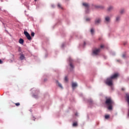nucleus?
I'll list each match as a JSON object with an SVG mask.
<instances>
[{"label":"nucleus","instance_id":"nucleus-1","mask_svg":"<svg viewBox=\"0 0 129 129\" xmlns=\"http://www.w3.org/2000/svg\"><path fill=\"white\" fill-rule=\"evenodd\" d=\"M118 74L115 73L114 75H112L110 78H108L105 81V83L108 86H113V79H115L118 77Z\"/></svg>","mask_w":129,"mask_h":129},{"label":"nucleus","instance_id":"nucleus-2","mask_svg":"<svg viewBox=\"0 0 129 129\" xmlns=\"http://www.w3.org/2000/svg\"><path fill=\"white\" fill-rule=\"evenodd\" d=\"M106 104L108 106V109L111 110L112 109V105L114 104L113 101L110 98H108L106 100Z\"/></svg>","mask_w":129,"mask_h":129},{"label":"nucleus","instance_id":"nucleus-3","mask_svg":"<svg viewBox=\"0 0 129 129\" xmlns=\"http://www.w3.org/2000/svg\"><path fill=\"white\" fill-rule=\"evenodd\" d=\"M99 53H100V48H95L92 50V55L93 56H97L99 55Z\"/></svg>","mask_w":129,"mask_h":129},{"label":"nucleus","instance_id":"nucleus-4","mask_svg":"<svg viewBox=\"0 0 129 129\" xmlns=\"http://www.w3.org/2000/svg\"><path fill=\"white\" fill-rule=\"evenodd\" d=\"M101 23V18H96L95 20V25H99V24H100Z\"/></svg>","mask_w":129,"mask_h":129},{"label":"nucleus","instance_id":"nucleus-5","mask_svg":"<svg viewBox=\"0 0 129 129\" xmlns=\"http://www.w3.org/2000/svg\"><path fill=\"white\" fill-rule=\"evenodd\" d=\"M24 35L26 36V38H27L28 40H31L32 38L31 37V35L27 31H24Z\"/></svg>","mask_w":129,"mask_h":129},{"label":"nucleus","instance_id":"nucleus-6","mask_svg":"<svg viewBox=\"0 0 129 129\" xmlns=\"http://www.w3.org/2000/svg\"><path fill=\"white\" fill-rule=\"evenodd\" d=\"M105 22H106L107 23H109V22H110V16H105Z\"/></svg>","mask_w":129,"mask_h":129},{"label":"nucleus","instance_id":"nucleus-7","mask_svg":"<svg viewBox=\"0 0 129 129\" xmlns=\"http://www.w3.org/2000/svg\"><path fill=\"white\" fill-rule=\"evenodd\" d=\"M77 86H78L77 83L74 82L72 83V87L73 89H75Z\"/></svg>","mask_w":129,"mask_h":129},{"label":"nucleus","instance_id":"nucleus-8","mask_svg":"<svg viewBox=\"0 0 129 129\" xmlns=\"http://www.w3.org/2000/svg\"><path fill=\"white\" fill-rule=\"evenodd\" d=\"M94 7L96 9H104V7L100 5H95Z\"/></svg>","mask_w":129,"mask_h":129},{"label":"nucleus","instance_id":"nucleus-9","mask_svg":"<svg viewBox=\"0 0 129 129\" xmlns=\"http://www.w3.org/2000/svg\"><path fill=\"white\" fill-rule=\"evenodd\" d=\"M83 6L85 7V8H86V9H88V8H89V5L86 3H83Z\"/></svg>","mask_w":129,"mask_h":129},{"label":"nucleus","instance_id":"nucleus-10","mask_svg":"<svg viewBox=\"0 0 129 129\" xmlns=\"http://www.w3.org/2000/svg\"><path fill=\"white\" fill-rule=\"evenodd\" d=\"M56 84L58 85V86H59V87H60V88L61 89H63V86H62V85L60 84L58 81H56Z\"/></svg>","mask_w":129,"mask_h":129},{"label":"nucleus","instance_id":"nucleus-11","mask_svg":"<svg viewBox=\"0 0 129 129\" xmlns=\"http://www.w3.org/2000/svg\"><path fill=\"white\" fill-rule=\"evenodd\" d=\"M113 10V6H109L107 8L108 12H110V11H112Z\"/></svg>","mask_w":129,"mask_h":129},{"label":"nucleus","instance_id":"nucleus-12","mask_svg":"<svg viewBox=\"0 0 129 129\" xmlns=\"http://www.w3.org/2000/svg\"><path fill=\"white\" fill-rule=\"evenodd\" d=\"M19 43L21 45H24V39L20 38L19 40Z\"/></svg>","mask_w":129,"mask_h":129},{"label":"nucleus","instance_id":"nucleus-13","mask_svg":"<svg viewBox=\"0 0 129 129\" xmlns=\"http://www.w3.org/2000/svg\"><path fill=\"white\" fill-rule=\"evenodd\" d=\"M20 60H24L25 59V55L23 54H20Z\"/></svg>","mask_w":129,"mask_h":129},{"label":"nucleus","instance_id":"nucleus-14","mask_svg":"<svg viewBox=\"0 0 129 129\" xmlns=\"http://www.w3.org/2000/svg\"><path fill=\"white\" fill-rule=\"evenodd\" d=\"M125 10H124V9H121L120 10V14L121 15H123V14L125 13Z\"/></svg>","mask_w":129,"mask_h":129},{"label":"nucleus","instance_id":"nucleus-15","mask_svg":"<svg viewBox=\"0 0 129 129\" xmlns=\"http://www.w3.org/2000/svg\"><path fill=\"white\" fill-rule=\"evenodd\" d=\"M120 16H117L116 17V21L117 22H118V21H120Z\"/></svg>","mask_w":129,"mask_h":129},{"label":"nucleus","instance_id":"nucleus-16","mask_svg":"<svg viewBox=\"0 0 129 129\" xmlns=\"http://www.w3.org/2000/svg\"><path fill=\"white\" fill-rule=\"evenodd\" d=\"M70 66L71 69H73V68H74V66H73V64H72L71 62L70 63Z\"/></svg>","mask_w":129,"mask_h":129},{"label":"nucleus","instance_id":"nucleus-17","mask_svg":"<svg viewBox=\"0 0 129 129\" xmlns=\"http://www.w3.org/2000/svg\"><path fill=\"white\" fill-rule=\"evenodd\" d=\"M91 34H94V29L93 28L91 29Z\"/></svg>","mask_w":129,"mask_h":129},{"label":"nucleus","instance_id":"nucleus-18","mask_svg":"<svg viewBox=\"0 0 129 129\" xmlns=\"http://www.w3.org/2000/svg\"><path fill=\"white\" fill-rule=\"evenodd\" d=\"M105 118H106V119H108V118H109V115H106L105 116Z\"/></svg>","mask_w":129,"mask_h":129},{"label":"nucleus","instance_id":"nucleus-19","mask_svg":"<svg viewBox=\"0 0 129 129\" xmlns=\"http://www.w3.org/2000/svg\"><path fill=\"white\" fill-rule=\"evenodd\" d=\"M99 48H101V49H100V50H101V49H103V48H104V45L101 44V45H100V47H99Z\"/></svg>","mask_w":129,"mask_h":129},{"label":"nucleus","instance_id":"nucleus-20","mask_svg":"<svg viewBox=\"0 0 129 129\" xmlns=\"http://www.w3.org/2000/svg\"><path fill=\"white\" fill-rule=\"evenodd\" d=\"M73 126H77V122H74L73 124Z\"/></svg>","mask_w":129,"mask_h":129},{"label":"nucleus","instance_id":"nucleus-21","mask_svg":"<svg viewBox=\"0 0 129 129\" xmlns=\"http://www.w3.org/2000/svg\"><path fill=\"white\" fill-rule=\"evenodd\" d=\"M90 18H87L86 19V20L87 21V22H89V21H90Z\"/></svg>","mask_w":129,"mask_h":129},{"label":"nucleus","instance_id":"nucleus-22","mask_svg":"<svg viewBox=\"0 0 129 129\" xmlns=\"http://www.w3.org/2000/svg\"><path fill=\"white\" fill-rule=\"evenodd\" d=\"M31 36H32V37H34L35 36V33L32 32L31 33Z\"/></svg>","mask_w":129,"mask_h":129},{"label":"nucleus","instance_id":"nucleus-23","mask_svg":"<svg viewBox=\"0 0 129 129\" xmlns=\"http://www.w3.org/2000/svg\"><path fill=\"white\" fill-rule=\"evenodd\" d=\"M64 80H65V81H68V78H67V77H66L64 78Z\"/></svg>","mask_w":129,"mask_h":129},{"label":"nucleus","instance_id":"nucleus-24","mask_svg":"<svg viewBox=\"0 0 129 129\" xmlns=\"http://www.w3.org/2000/svg\"><path fill=\"white\" fill-rule=\"evenodd\" d=\"M57 7H58V8H61V4H58L57 5Z\"/></svg>","mask_w":129,"mask_h":129},{"label":"nucleus","instance_id":"nucleus-25","mask_svg":"<svg viewBox=\"0 0 129 129\" xmlns=\"http://www.w3.org/2000/svg\"><path fill=\"white\" fill-rule=\"evenodd\" d=\"M16 105L17 106H19V105H20V103H16Z\"/></svg>","mask_w":129,"mask_h":129},{"label":"nucleus","instance_id":"nucleus-26","mask_svg":"<svg viewBox=\"0 0 129 129\" xmlns=\"http://www.w3.org/2000/svg\"><path fill=\"white\" fill-rule=\"evenodd\" d=\"M0 64H3V61H2V60L0 59Z\"/></svg>","mask_w":129,"mask_h":129},{"label":"nucleus","instance_id":"nucleus-27","mask_svg":"<svg viewBox=\"0 0 129 129\" xmlns=\"http://www.w3.org/2000/svg\"><path fill=\"white\" fill-rule=\"evenodd\" d=\"M47 79H44V81L45 82V81H47Z\"/></svg>","mask_w":129,"mask_h":129},{"label":"nucleus","instance_id":"nucleus-28","mask_svg":"<svg viewBox=\"0 0 129 129\" xmlns=\"http://www.w3.org/2000/svg\"><path fill=\"white\" fill-rule=\"evenodd\" d=\"M33 96H34V97H35V98H37V97L36 96V95H33Z\"/></svg>","mask_w":129,"mask_h":129},{"label":"nucleus","instance_id":"nucleus-29","mask_svg":"<svg viewBox=\"0 0 129 129\" xmlns=\"http://www.w3.org/2000/svg\"><path fill=\"white\" fill-rule=\"evenodd\" d=\"M125 56V55H124V54H123L122 55V57H123V58H124V57Z\"/></svg>","mask_w":129,"mask_h":129},{"label":"nucleus","instance_id":"nucleus-30","mask_svg":"<svg viewBox=\"0 0 129 129\" xmlns=\"http://www.w3.org/2000/svg\"><path fill=\"white\" fill-rule=\"evenodd\" d=\"M69 61H70V62H71V58H69Z\"/></svg>","mask_w":129,"mask_h":129},{"label":"nucleus","instance_id":"nucleus-31","mask_svg":"<svg viewBox=\"0 0 129 129\" xmlns=\"http://www.w3.org/2000/svg\"><path fill=\"white\" fill-rule=\"evenodd\" d=\"M124 90V88H122V90Z\"/></svg>","mask_w":129,"mask_h":129},{"label":"nucleus","instance_id":"nucleus-32","mask_svg":"<svg viewBox=\"0 0 129 129\" xmlns=\"http://www.w3.org/2000/svg\"><path fill=\"white\" fill-rule=\"evenodd\" d=\"M52 8H53V7H54V6H53V5L52 6Z\"/></svg>","mask_w":129,"mask_h":129},{"label":"nucleus","instance_id":"nucleus-33","mask_svg":"<svg viewBox=\"0 0 129 129\" xmlns=\"http://www.w3.org/2000/svg\"><path fill=\"white\" fill-rule=\"evenodd\" d=\"M86 13H88V12H87V11H86Z\"/></svg>","mask_w":129,"mask_h":129},{"label":"nucleus","instance_id":"nucleus-34","mask_svg":"<svg viewBox=\"0 0 129 129\" xmlns=\"http://www.w3.org/2000/svg\"><path fill=\"white\" fill-rule=\"evenodd\" d=\"M35 1V2H36V1H37V0H34Z\"/></svg>","mask_w":129,"mask_h":129},{"label":"nucleus","instance_id":"nucleus-35","mask_svg":"<svg viewBox=\"0 0 129 129\" xmlns=\"http://www.w3.org/2000/svg\"><path fill=\"white\" fill-rule=\"evenodd\" d=\"M76 115H77V114H76Z\"/></svg>","mask_w":129,"mask_h":129}]
</instances>
